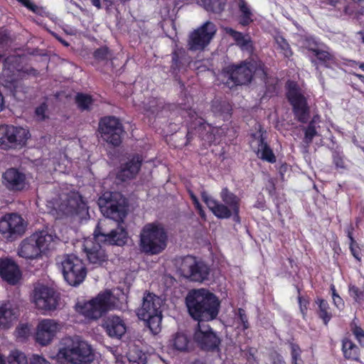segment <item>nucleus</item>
<instances>
[{
	"instance_id": "obj_11",
	"label": "nucleus",
	"mask_w": 364,
	"mask_h": 364,
	"mask_svg": "<svg viewBox=\"0 0 364 364\" xmlns=\"http://www.w3.org/2000/svg\"><path fill=\"white\" fill-rule=\"evenodd\" d=\"M62 272L66 282L73 287L79 286L87 275L86 267L75 255H68L61 262Z\"/></svg>"
},
{
	"instance_id": "obj_12",
	"label": "nucleus",
	"mask_w": 364,
	"mask_h": 364,
	"mask_svg": "<svg viewBox=\"0 0 364 364\" xmlns=\"http://www.w3.org/2000/svg\"><path fill=\"white\" fill-rule=\"evenodd\" d=\"M180 271L184 277L200 283L208 280L210 273V269L207 264L191 255L182 259Z\"/></svg>"
},
{
	"instance_id": "obj_39",
	"label": "nucleus",
	"mask_w": 364,
	"mask_h": 364,
	"mask_svg": "<svg viewBox=\"0 0 364 364\" xmlns=\"http://www.w3.org/2000/svg\"><path fill=\"white\" fill-rule=\"evenodd\" d=\"M316 303L318 305V316L326 325L332 317L331 314L328 311V304L326 300L322 299H317Z\"/></svg>"
},
{
	"instance_id": "obj_42",
	"label": "nucleus",
	"mask_w": 364,
	"mask_h": 364,
	"mask_svg": "<svg viewBox=\"0 0 364 364\" xmlns=\"http://www.w3.org/2000/svg\"><path fill=\"white\" fill-rule=\"evenodd\" d=\"M93 56L98 61H105L112 58V53L107 46H102L95 50Z\"/></svg>"
},
{
	"instance_id": "obj_40",
	"label": "nucleus",
	"mask_w": 364,
	"mask_h": 364,
	"mask_svg": "<svg viewBox=\"0 0 364 364\" xmlns=\"http://www.w3.org/2000/svg\"><path fill=\"white\" fill-rule=\"evenodd\" d=\"M315 56L319 63L324 65L326 67L329 66V64L334 62L333 55L326 50L318 48L315 53Z\"/></svg>"
},
{
	"instance_id": "obj_62",
	"label": "nucleus",
	"mask_w": 364,
	"mask_h": 364,
	"mask_svg": "<svg viewBox=\"0 0 364 364\" xmlns=\"http://www.w3.org/2000/svg\"><path fill=\"white\" fill-rule=\"evenodd\" d=\"M300 355H295L293 357H291L292 364L299 363L301 361Z\"/></svg>"
},
{
	"instance_id": "obj_10",
	"label": "nucleus",
	"mask_w": 364,
	"mask_h": 364,
	"mask_svg": "<svg viewBox=\"0 0 364 364\" xmlns=\"http://www.w3.org/2000/svg\"><path fill=\"white\" fill-rule=\"evenodd\" d=\"M27 222L17 213H7L0 219V235L7 242H14L26 232Z\"/></svg>"
},
{
	"instance_id": "obj_43",
	"label": "nucleus",
	"mask_w": 364,
	"mask_h": 364,
	"mask_svg": "<svg viewBox=\"0 0 364 364\" xmlns=\"http://www.w3.org/2000/svg\"><path fill=\"white\" fill-rule=\"evenodd\" d=\"M8 363L9 364H28L25 354L18 350L11 353L8 357Z\"/></svg>"
},
{
	"instance_id": "obj_54",
	"label": "nucleus",
	"mask_w": 364,
	"mask_h": 364,
	"mask_svg": "<svg viewBox=\"0 0 364 364\" xmlns=\"http://www.w3.org/2000/svg\"><path fill=\"white\" fill-rule=\"evenodd\" d=\"M270 364H286L282 355L277 353H273L270 355Z\"/></svg>"
},
{
	"instance_id": "obj_53",
	"label": "nucleus",
	"mask_w": 364,
	"mask_h": 364,
	"mask_svg": "<svg viewBox=\"0 0 364 364\" xmlns=\"http://www.w3.org/2000/svg\"><path fill=\"white\" fill-rule=\"evenodd\" d=\"M47 110V105L46 103H42L36 109V114L41 120L46 119V112Z\"/></svg>"
},
{
	"instance_id": "obj_4",
	"label": "nucleus",
	"mask_w": 364,
	"mask_h": 364,
	"mask_svg": "<svg viewBox=\"0 0 364 364\" xmlns=\"http://www.w3.org/2000/svg\"><path fill=\"white\" fill-rule=\"evenodd\" d=\"M220 196L223 203L210 196L205 191L201 193L202 200L218 218L228 219L232 216L235 222L240 223V199L228 188L222 189Z\"/></svg>"
},
{
	"instance_id": "obj_9",
	"label": "nucleus",
	"mask_w": 364,
	"mask_h": 364,
	"mask_svg": "<svg viewBox=\"0 0 364 364\" xmlns=\"http://www.w3.org/2000/svg\"><path fill=\"white\" fill-rule=\"evenodd\" d=\"M115 297L110 291L99 294L95 299L84 303L77 304V311L91 319L100 318L107 311L114 309Z\"/></svg>"
},
{
	"instance_id": "obj_20",
	"label": "nucleus",
	"mask_w": 364,
	"mask_h": 364,
	"mask_svg": "<svg viewBox=\"0 0 364 364\" xmlns=\"http://www.w3.org/2000/svg\"><path fill=\"white\" fill-rule=\"evenodd\" d=\"M0 276L11 285L20 284L22 279V273L19 267L11 259H4L0 261Z\"/></svg>"
},
{
	"instance_id": "obj_28",
	"label": "nucleus",
	"mask_w": 364,
	"mask_h": 364,
	"mask_svg": "<svg viewBox=\"0 0 364 364\" xmlns=\"http://www.w3.org/2000/svg\"><path fill=\"white\" fill-rule=\"evenodd\" d=\"M190 63V58L183 48H176L171 53V70L176 73Z\"/></svg>"
},
{
	"instance_id": "obj_59",
	"label": "nucleus",
	"mask_w": 364,
	"mask_h": 364,
	"mask_svg": "<svg viewBox=\"0 0 364 364\" xmlns=\"http://www.w3.org/2000/svg\"><path fill=\"white\" fill-rule=\"evenodd\" d=\"M21 73L22 74H26L28 75H33V76H37L39 74L38 71L37 70L34 69L33 68L23 69L21 71Z\"/></svg>"
},
{
	"instance_id": "obj_35",
	"label": "nucleus",
	"mask_w": 364,
	"mask_h": 364,
	"mask_svg": "<svg viewBox=\"0 0 364 364\" xmlns=\"http://www.w3.org/2000/svg\"><path fill=\"white\" fill-rule=\"evenodd\" d=\"M304 132V143L309 146L313 141L314 136H318V133L315 126V119H311L307 127H303Z\"/></svg>"
},
{
	"instance_id": "obj_32",
	"label": "nucleus",
	"mask_w": 364,
	"mask_h": 364,
	"mask_svg": "<svg viewBox=\"0 0 364 364\" xmlns=\"http://www.w3.org/2000/svg\"><path fill=\"white\" fill-rule=\"evenodd\" d=\"M211 110L215 115L225 118L230 114L232 106L227 100L215 99L212 101Z\"/></svg>"
},
{
	"instance_id": "obj_47",
	"label": "nucleus",
	"mask_w": 364,
	"mask_h": 364,
	"mask_svg": "<svg viewBox=\"0 0 364 364\" xmlns=\"http://www.w3.org/2000/svg\"><path fill=\"white\" fill-rule=\"evenodd\" d=\"M225 31L227 34L230 36L235 41L237 44L238 43H240V41H242V38H244V36H245V35H243L242 33L237 31H235V30H234V29H232V28H230V27L225 28Z\"/></svg>"
},
{
	"instance_id": "obj_58",
	"label": "nucleus",
	"mask_w": 364,
	"mask_h": 364,
	"mask_svg": "<svg viewBox=\"0 0 364 364\" xmlns=\"http://www.w3.org/2000/svg\"><path fill=\"white\" fill-rule=\"evenodd\" d=\"M290 348H291V357H293L295 355H301V349L299 346L297 344H295L294 343H290Z\"/></svg>"
},
{
	"instance_id": "obj_27",
	"label": "nucleus",
	"mask_w": 364,
	"mask_h": 364,
	"mask_svg": "<svg viewBox=\"0 0 364 364\" xmlns=\"http://www.w3.org/2000/svg\"><path fill=\"white\" fill-rule=\"evenodd\" d=\"M18 309L10 303L0 306V328H9L12 322L17 318Z\"/></svg>"
},
{
	"instance_id": "obj_2",
	"label": "nucleus",
	"mask_w": 364,
	"mask_h": 364,
	"mask_svg": "<svg viewBox=\"0 0 364 364\" xmlns=\"http://www.w3.org/2000/svg\"><path fill=\"white\" fill-rule=\"evenodd\" d=\"M185 303L188 314L198 323L215 319L220 308L218 296L204 288L190 290L185 298Z\"/></svg>"
},
{
	"instance_id": "obj_48",
	"label": "nucleus",
	"mask_w": 364,
	"mask_h": 364,
	"mask_svg": "<svg viewBox=\"0 0 364 364\" xmlns=\"http://www.w3.org/2000/svg\"><path fill=\"white\" fill-rule=\"evenodd\" d=\"M29 327L27 324H21L16 329L18 338H25L29 335Z\"/></svg>"
},
{
	"instance_id": "obj_24",
	"label": "nucleus",
	"mask_w": 364,
	"mask_h": 364,
	"mask_svg": "<svg viewBox=\"0 0 364 364\" xmlns=\"http://www.w3.org/2000/svg\"><path fill=\"white\" fill-rule=\"evenodd\" d=\"M40 247L37 245L35 235L33 234L21 241L18 255L26 259H35L41 255Z\"/></svg>"
},
{
	"instance_id": "obj_23",
	"label": "nucleus",
	"mask_w": 364,
	"mask_h": 364,
	"mask_svg": "<svg viewBox=\"0 0 364 364\" xmlns=\"http://www.w3.org/2000/svg\"><path fill=\"white\" fill-rule=\"evenodd\" d=\"M65 202V204H61L60 206V210L65 215H82L87 211V205L80 196H70Z\"/></svg>"
},
{
	"instance_id": "obj_37",
	"label": "nucleus",
	"mask_w": 364,
	"mask_h": 364,
	"mask_svg": "<svg viewBox=\"0 0 364 364\" xmlns=\"http://www.w3.org/2000/svg\"><path fill=\"white\" fill-rule=\"evenodd\" d=\"M75 101L78 108L82 111L90 110L93 102V100L90 95L81 92L77 93Z\"/></svg>"
},
{
	"instance_id": "obj_25",
	"label": "nucleus",
	"mask_w": 364,
	"mask_h": 364,
	"mask_svg": "<svg viewBox=\"0 0 364 364\" xmlns=\"http://www.w3.org/2000/svg\"><path fill=\"white\" fill-rule=\"evenodd\" d=\"M141 161L139 156H134L121 166L119 171L117 173V178L122 181L133 178L139 172Z\"/></svg>"
},
{
	"instance_id": "obj_38",
	"label": "nucleus",
	"mask_w": 364,
	"mask_h": 364,
	"mask_svg": "<svg viewBox=\"0 0 364 364\" xmlns=\"http://www.w3.org/2000/svg\"><path fill=\"white\" fill-rule=\"evenodd\" d=\"M204 8L215 14L221 13L225 6V0H203Z\"/></svg>"
},
{
	"instance_id": "obj_5",
	"label": "nucleus",
	"mask_w": 364,
	"mask_h": 364,
	"mask_svg": "<svg viewBox=\"0 0 364 364\" xmlns=\"http://www.w3.org/2000/svg\"><path fill=\"white\" fill-rule=\"evenodd\" d=\"M101 213L105 216L104 220L114 223L109 228L124 227L122 224L127 215L128 203L125 197L119 192H105L97 200Z\"/></svg>"
},
{
	"instance_id": "obj_1",
	"label": "nucleus",
	"mask_w": 364,
	"mask_h": 364,
	"mask_svg": "<svg viewBox=\"0 0 364 364\" xmlns=\"http://www.w3.org/2000/svg\"><path fill=\"white\" fill-rule=\"evenodd\" d=\"M115 224L109 220H100L93 233V238L86 240L84 242V251L90 263L100 266L107 262L108 256L105 245H116L122 246L127 240V232L124 227L109 228Z\"/></svg>"
},
{
	"instance_id": "obj_16",
	"label": "nucleus",
	"mask_w": 364,
	"mask_h": 364,
	"mask_svg": "<svg viewBox=\"0 0 364 364\" xmlns=\"http://www.w3.org/2000/svg\"><path fill=\"white\" fill-rule=\"evenodd\" d=\"M99 132L104 141L113 145L119 146L122 142V136L124 133L122 124L114 117L102 118L99 123Z\"/></svg>"
},
{
	"instance_id": "obj_21",
	"label": "nucleus",
	"mask_w": 364,
	"mask_h": 364,
	"mask_svg": "<svg viewBox=\"0 0 364 364\" xmlns=\"http://www.w3.org/2000/svg\"><path fill=\"white\" fill-rule=\"evenodd\" d=\"M3 183L10 191H21L26 187V178L23 173L18 169L11 168L7 169L3 174Z\"/></svg>"
},
{
	"instance_id": "obj_36",
	"label": "nucleus",
	"mask_w": 364,
	"mask_h": 364,
	"mask_svg": "<svg viewBox=\"0 0 364 364\" xmlns=\"http://www.w3.org/2000/svg\"><path fill=\"white\" fill-rule=\"evenodd\" d=\"M173 348L179 351H185L188 349L189 340L187 336L181 333H177L171 341Z\"/></svg>"
},
{
	"instance_id": "obj_50",
	"label": "nucleus",
	"mask_w": 364,
	"mask_h": 364,
	"mask_svg": "<svg viewBox=\"0 0 364 364\" xmlns=\"http://www.w3.org/2000/svg\"><path fill=\"white\" fill-rule=\"evenodd\" d=\"M237 315L241 323L243 326L244 329L248 328L250 325L245 311L243 309L240 308L238 309Z\"/></svg>"
},
{
	"instance_id": "obj_52",
	"label": "nucleus",
	"mask_w": 364,
	"mask_h": 364,
	"mask_svg": "<svg viewBox=\"0 0 364 364\" xmlns=\"http://www.w3.org/2000/svg\"><path fill=\"white\" fill-rule=\"evenodd\" d=\"M352 231H353V228L350 226L348 230V237H349L350 240V249L351 250V252L352 254L353 255V256L358 259V255H357V251L355 249V247L354 245H355V241L354 240L353 237V233H352Z\"/></svg>"
},
{
	"instance_id": "obj_31",
	"label": "nucleus",
	"mask_w": 364,
	"mask_h": 364,
	"mask_svg": "<svg viewBox=\"0 0 364 364\" xmlns=\"http://www.w3.org/2000/svg\"><path fill=\"white\" fill-rule=\"evenodd\" d=\"M257 155L262 160L267 161L269 163H274L276 157L268 144L264 141V138L262 134H260L257 139Z\"/></svg>"
},
{
	"instance_id": "obj_41",
	"label": "nucleus",
	"mask_w": 364,
	"mask_h": 364,
	"mask_svg": "<svg viewBox=\"0 0 364 364\" xmlns=\"http://www.w3.org/2000/svg\"><path fill=\"white\" fill-rule=\"evenodd\" d=\"M275 43L277 46V48L279 49L282 54L286 58L291 56L292 52L291 50L289 44L282 36H277L274 38Z\"/></svg>"
},
{
	"instance_id": "obj_30",
	"label": "nucleus",
	"mask_w": 364,
	"mask_h": 364,
	"mask_svg": "<svg viewBox=\"0 0 364 364\" xmlns=\"http://www.w3.org/2000/svg\"><path fill=\"white\" fill-rule=\"evenodd\" d=\"M240 14L237 22L242 26H247L253 22V14L245 0H237Z\"/></svg>"
},
{
	"instance_id": "obj_17",
	"label": "nucleus",
	"mask_w": 364,
	"mask_h": 364,
	"mask_svg": "<svg viewBox=\"0 0 364 364\" xmlns=\"http://www.w3.org/2000/svg\"><path fill=\"white\" fill-rule=\"evenodd\" d=\"M59 300V293L51 287L39 285L33 290V301L39 309L54 311L58 306Z\"/></svg>"
},
{
	"instance_id": "obj_14",
	"label": "nucleus",
	"mask_w": 364,
	"mask_h": 364,
	"mask_svg": "<svg viewBox=\"0 0 364 364\" xmlns=\"http://www.w3.org/2000/svg\"><path fill=\"white\" fill-rule=\"evenodd\" d=\"M217 32L215 24L210 21L205 22L188 36V48L192 51L203 50L209 45Z\"/></svg>"
},
{
	"instance_id": "obj_61",
	"label": "nucleus",
	"mask_w": 364,
	"mask_h": 364,
	"mask_svg": "<svg viewBox=\"0 0 364 364\" xmlns=\"http://www.w3.org/2000/svg\"><path fill=\"white\" fill-rule=\"evenodd\" d=\"M189 193H190L191 198L193 203V205H195V208H200L201 205L199 203V200H198V198L196 197V196L192 191H189Z\"/></svg>"
},
{
	"instance_id": "obj_7",
	"label": "nucleus",
	"mask_w": 364,
	"mask_h": 364,
	"mask_svg": "<svg viewBox=\"0 0 364 364\" xmlns=\"http://www.w3.org/2000/svg\"><path fill=\"white\" fill-rule=\"evenodd\" d=\"M58 355L72 364H90L95 358L91 346L79 336L63 338Z\"/></svg>"
},
{
	"instance_id": "obj_57",
	"label": "nucleus",
	"mask_w": 364,
	"mask_h": 364,
	"mask_svg": "<svg viewBox=\"0 0 364 364\" xmlns=\"http://www.w3.org/2000/svg\"><path fill=\"white\" fill-rule=\"evenodd\" d=\"M299 303L301 311L304 314V311L307 309V304H309V301L305 298L299 296Z\"/></svg>"
},
{
	"instance_id": "obj_63",
	"label": "nucleus",
	"mask_w": 364,
	"mask_h": 364,
	"mask_svg": "<svg viewBox=\"0 0 364 364\" xmlns=\"http://www.w3.org/2000/svg\"><path fill=\"white\" fill-rule=\"evenodd\" d=\"M326 4L331 5L333 7L336 6V4L338 3V0H324L323 1Z\"/></svg>"
},
{
	"instance_id": "obj_6",
	"label": "nucleus",
	"mask_w": 364,
	"mask_h": 364,
	"mask_svg": "<svg viewBox=\"0 0 364 364\" xmlns=\"http://www.w3.org/2000/svg\"><path fill=\"white\" fill-rule=\"evenodd\" d=\"M139 248L147 255L161 253L167 247L168 234L159 223H149L141 229L139 235Z\"/></svg>"
},
{
	"instance_id": "obj_51",
	"label": "nucleus",
	"mask_w": 364,
	"mask_h": 364,
	"mask_svg": "<svg viewBox=\"0 0 364 364\" xmlns=\"http://www.w3.org/2000/svg\"><path fill=\"white\" fill-rule=\"evenodd\" d=\"M353 333L360 344L364 346V331L359 326H355L353 329Z\"/></svg>"
},
{
	"instance_id": "obj_29",
	"label": "nucleus",
	"mask_w": 364,
	"mask_h": 364,
	"mask_svg": "<svg viewBox=\"0 0 364 364\" xmlns=\"http://www.w3.org/2000/svg\"><path fill=\"white\" fill-rule=\"evenodd\" d=\"M31 87L21 80H13L10 83V90L13 97L18 101H24L28 98Z\"/></svg>"
},
{
	"instance_id": "obj_55",
	"label": "nucleus",
	"mask_w": 364,
	"mask_h": 364,
	"mask_svg": "<svg viewBox=\"0 0 364 364\" xmlns=\"http://www.w3.org/2000/svg\"><path fill=\"white\" fill-rule=\"evenodd\" d=\"M31 364H50L44 358L40 355H33Z\"/></svg>"
},
{
	"instance_id": "obj_15",
	"label": "nucleus",
	"mask_w": 364,
	"mask_h": 364,
	"mask_svg": "<svg viewBox=\"0 0 364 364\" xmlns=\"http://www.w3.org/2000/svg\"><path fill=\"white\" fill-rule=\"evenodd\" d=\"M193 341L198 347L208 352H220L221 339L218 335L209 326L198 323L193 334Z\"/></svg>"
},
{
	"instance_id": "obj_13",
	"label": "nucleus",
	"mask_w": 364,
	"mask_h": 364,
	"mask_svg": "<svg viewBox=\"0 0 364 364\" xmlns=\"http://www.w3.org/2000/svg\"><path fill=\"white\" fill-rule=\"evenodd\" d=\"M29 136L28 130L23 127L0 125V149L8 150L22 147Z\"/></svg>"
},
{
	"instance_id": "obj_19",
	"label": "nucleus",
	"mask_w": 364,
	"mask_h": 364,
	"mask_svg": "<svg viewBox=\"0 0 364 364\" xmlns=\"http://www.w3.org/2000/svg\"><path fill=\"white\" fill-rule=\"evenodd\" d=\"M60 324L53 319H43L37 326L36 341L41 346L48 345L60 331Z\"/></svg>"
},
{
	"instance_id": "obj_22",
	"label": "nucleus",
	"mask_w": 364,
	"mask_h": 364,
	"mask_svg": "<svg viewBox=\"0 0 364 364\" xmlns=\"http://www.w3.org/2000/svg\"><path fill=\"white\" fill-rule=\"evenodd\" d=\"M108 336L111 338H121L127 331L124 320L118 316H109L102 324Z\"/></svg>"
},
{
	"instance_id": "obj_8",
	"label": "nucleus",
	"mask_w": 364,
	"mask_h": 364,
	"mask_svg": "<svg viewBox=\"0 0 364 364\" xmlns=\"http://www.w3.org/2000/svg\"><path fill=\"white\" fill-rule=\"evenodd\" d=\"M162 299L154 293L146 291L144 294L142 304L137 312L139 318L146 323L151 332L156 335L161 329Z\"/></svg>"
},
{
	"instance_id": "obj_3",
	"label": "nucleus",
	"mask_w": 364,
	"mask_h": 364,
	"mask_svg": "<svg viewBox=\"0 0 364 364\" xmlns=\"http://www.w3.org/2000/svg\"><path fill=\"white\" fill-rule=\"evenodd\" d=\"M226 70L229 79L235 85H245L250 82L254 73L264 80L267 87L265 95L267 97H272L276 92L277 80L267 76L266 68L260 61L232 65L228 66Z\"/></svg>"
},
{
	"instance_id": "obj_56",
	"label": "nucleus",
	"mask_w": 364,
	"mask_h": 364,
	"mask_svg": "<svg viewBox=\"0 0 364 364\" xmlns=\"http://www.w3.org/2000/svg\"><path fill=\"white\" fill-rule=\"evenodd\" d=\"M9 41V35L6 30L0 29V44H6Z\"/></svg>"
},
{
	"instance_id": "obj_44",
	"label": "nucleus",
	"mask_w": 364,
	"mask_h": 364,
	"mask_svg": "<svg viewBox=\"0 0 364 364\" xmlns=\"http://www.w3.org/2000/svg\"><path fill=\"white\" fill-rule=\"evenodd\" d=\"M302 46L314 53L319 48V43L312 37H304L301 39Z\"/></svg>"
},
{
	"instance_id": "obj_64",
	"label": "nucleus",
	"mask_w": 364,
	"mask_h": 364,
	"mask_svg": "<svg viewBox=\"0 0 364 364\" xmlns=\"http://www.w3.org/2000/svg\"><path fill=\"white\" fill-rule=\"evenodd\" d=\"M92 4L96 6L97 9H100L101 8V4H100V0H90Z\"/></svg>"
},
{
	"instance_id": "obj_18",
	"label": "nucleus",
	"mask_w": 364,
	"mask_h": 364,
	"mask_svg": "<svg viewBox=\"0 0 364 364\" xmlns=\"http://www.w3.org/2000/svg\"><path fill=\"white\" fill-rule=\"evenodd\" d=\"M287 97L293 106L294 112L298 121L306 123L309 118V107L305 97L296 87L289 89Z\"/></svg>"
},
{
	"instance_id": "obj_60",
	"label": "nucleus",
	"mask_w": 364,
	"mask_h": 364,
	"mask_svg": "<svg viewBox=\"0 0 364 364\" xmlns=\"http://www.w3.org/2000/svg\"><path fill=\"white\" fill-rule=\"evenodd\" d=\"M335 306L338 309H342L344 306L343 299L338 295L333 299Z\"/></svg>"
},
{
	"instance_id": "obj_46",
	"label": "nucleus",
	"mask_w": 364,
	"mask_h": 364,
	"mask_svg": "<svg viewBox=\"0 0 364 364\" xmlns=\"http://www.w3.org/2000/svg\"><path fill=\"white\" fill-rule=\"evenodd\" d=\"M349 291L356 302H360L364 299V292L354 285L349 286Z\"/></svg>"
},
{
	"instance_id": "obj_45",
	"label": "nucleus",
	"mask_w": 364,
	"mask_h": 364,
	"mask_svg": "<svg viewBox=\"0 0 364 364\" xmlns=\"http://www.w3.org/2000/svg\"><path fill=\"white\" fill-rule=\"evenodd\" d=\"M333 164L337 168H346L343 160L344 156L342 152L338 150H333L332 154Z\"/></svg>"
},
{
	"instance_id": "obj_26",
	"label": "nucleus",
	"mask_w": 364,
	"mask_h": 364,
	"mask_svg": "<svg viewBox=\"0 0 364 364\" xmlns=\"http://www.w3.org/2000/svg\"><path fill=\"white\" fill-rule=\"evenodd\" d=\"M41 252L53 248L58 237L53 235L51 230L45 229L33 234Z\"/></svg>"
},
{
	"instance_id": "obj_34",
	"label": "nucleus",
	"mask_w": 364,
	"mask_h": 364,
	"mask_svg": "<svg viewBox=\"0 0 364 364\" xmlns=\"http://www.w3.org/2000/svg\"><path fill=\"white\" fill-rule=\"evenodd\" d=\"M127 358L130 364H146V355L136 347H129Z\"/></svg>"
},
{
	"instance_id": "obj_49",
	"label": "nucleus",
	"mask_w": 364,
	"mask_h": 364,
	"mask_svg": "<svg viewBox=\"0 0 364 364\" xmlns=\"http://www.w3.org/2000/svg\"><path fill=\"white\" fill-rule=\"evenodd\" d=\"M237 45L243 50L250 51L252 50V42L249 35H245Z\"/></svg>"
},
{
	"instance_id": "obj_33",
	"label": "nucleus",
	"mask_w": 364,
	"mask_h": 364,
	"mask_svg": "<svg viewBox=\"0 0 364 364\" xmlns=\"http://www.w3.org/2000/svg\"><path fill=\"white\" fill-rule=\"evenodd\" d=\"M342 351L346 359L359 360V348L348 338H344L342 341Z\"/></svg>"
}]
</instances>
